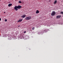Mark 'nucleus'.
I'll return each instance as SVG.
<instances>
[{
    "label": "nucleus",
    "mask_w": 63,
    "mask_h": 63,
    "mask_svg": "<svg viewBox=\"0 0 63 63\" xmlns=\"http://www.w3.org/2000/svg\"><path fill=\"white\" fill-rule=\"evenodd\" d=\"M21 8V6L20 5H18L17 6H15L14 7V9L16 10V11L18 10V9H20Z\"/></svg>",
    "instance_id": "obj_1"
},
{
    "label": "nucleus",
    "mask_w": 63,
    "mask_h": 63,
    "mask_svg": "<svg viewBox=\"0 0 63 63\" xmlns=\"http://www.w3.org/2000/svg\"><path fill=\"white\" fill-rule=\"evenodd\" d=\"M31 18V16H27L25 17V19L26 20H30Z\"/></svg>",
    "instance_id": "obj_2"
},
{
    "label": "nucleus",
    "mask_w": 63,
    "mask_h": 63,
    "mask_svg": "<svg viewBox=\"0 0 63 63\" xmlns=\"http://www.w3.org/2000/svg\"><path fill=\"white\" fill-rule=\"evenodd\" d=\"M55 12L54 11H53L52 12L51 15L52 16H54V15H55Z\"/></svg>",
    "instance_id": "obj_3"
},
{
    "label": "nucleus",
    "mask_w": 63,
    "mask_h": 63,
    "mask_svg": "<svg viewBox=\"0 0 63 63\" xmlns=\"http://www.w3.org/2000/svg\"><path fill=\"white\" fill-rule=\"evenodd\" d=\"M61 17V15H59L57 16V18H60V17Z\"/></svg>",
    "instance_id": "obj_4"
},
{
    "label": "nucleus",
    "mask_w": 63,
    "mask_h": 63,
    "mask_svg": "<svg viewBox=\"0 0 63 63\" xmlns=\"http://www.w3.org/2000/svg\"><path fill=\"white\" fill-rule=\"evenodd\" d=\"M25 16H26V15H22V17L23 18H24Z\"/></svg>",
    "instance_id": "obj_5"
},
{
    "label": "nucleus",
    "mask_w": 63,
    "mask_h": 63,
    "mask_svg": "<svg viewBox=\"0 0 63 63\" xmlns=\"http://www.w3.org/2000/svg\"><path fill=\"white\" fill-rule=\"evenodd\" d=\"M22 21V19H19V20L17 21V22H21Z\"/></svg>",
    "instance_id": "obj_6"
},
{
    "label": "nucleus",
    "mask_w": 63,
    "mask_h": 63,
    "mask_svg": "<svg viewBox=\"0 0 63 63\" xmlns=\"http://www.w3.org/2000/svg\"><path fill=\"white\" fill-rule=\"evenodd\" d=\"M12 5V4L10 3V4H8V6L9 7H11V6Z\"/></svg>",
    "instance_id": "obj_7"
},
{
    "label": "nucleus",
    "mask_w": 63,
    "mask_h": 63,
    "mask_svg": "<svg viewBox=\"0 0 63 63\" xmlns=\"http://www.w3.org/2000/svg\"><path fill=\"white\" fill-rule=\"evenodd\" d=\"M39 13V11L38 10H37L36 12V14H38V13Z\"/></svg>",
    "instance_id": "obj_8"
},
{
    "label": "nucleus",
    "mask_w": 63,
    "mask_h": 63,
    "mask_svg": "<svg viewBox=\"0 0 63 63\" xmlns=\"http://www.w3.org/2000/svg\"><path fill=\"white\" fill-rule=\"evenodd\" d=\"M19 3H21V1H19Z\"/></svg>",
    "instance_id": "obj_9"
},
{
    "label": "nucleus",
    "mask_w": 63,
    "mask_h": 63,
    "mask_svg": "<svg viewBox=\"0 0 63 63\" xmlns=\"http://www.w3.org/2000/svg\"><path fill=\"white\" fill-rule=\"evenodd\" d=\"M34 29H35V28L33 27V28H32V30H34Z\"/></svg>",
    "instance_id": "obj_10"
},
{
    "label": "nucleus",
    "mask_w": 63,
    "mask_h": 63,
    "mask_svg": "<svg viewBox=\"0 0 63 63\" xmlns=\"http://www.w3.org/2000/svg\"><path fill=\"white\" fill-rule=\"evenodd\" d=\"M5 21H7V19H5Z\"/></svg>",
    "instance_id": "obj_11"
},
{
    "label": "nucleus",
    "mask_w": 63,
    "mask_h": 63,
    "mask_svg": "<svg viewBox=\"0 0 63 63\" xmlns=\"http://www.w3.org/2000/svg\"><path fill=\"white\" fill-rule=\"evenodd\" d=\"M61 14H63V12H61Z\"/></svg>",
    "instance_id": "obj_12"
},
{
    "label": "nucleus",
    "mask_w": 63,
    "mask_h": 63,
    "mask_svg": "<svg viewBox=\"0 0 63 63\" xmlns=\"http://www.w3.org/2000/svg\"><path fill=\"white\" fill-rule=\"evenodd\" d=\"M57 3V1L55 0V3Z\"/></svg>",
    "instance_id": "obj_13"
},
{
    "label": "nucleus",
    "mask_w": 63,
    "mask_h": 63,
    "mask_svg": "<svg viewBox=\"0 0 63 63\" xmlns=\"http://www.w3.org/2000/svg\"><path fill=\"white\" fill-rule=\"evenodd\" d=\"M24 33H26V31H25L24 32Z\"/></svg>",
    "instance_id": "obj_14"
},
{
    "label": "nucleus",
    "mask_w": 63,
    "mask_h": 63,
    "mask_svg": "<svg viewBox=\"0 0 63 63\" xmlns=\"http://www.w3.org/2000/svg\"><path fill=\"white\" fill-rule=\"evenodd\" d=\"M54 4H55V1L54 2Z\"/></svg>",
    "instance_id": "obj_15"
},
{
    "label": "nucleus",
    "mask_w": 63,
    "mask_h": 63,
    "mask_svg": "<svg viewBox=\"0 0 63 63\" xmlns=\"http://www.w3.org/2000/svg\"><path fill=\"white\" fill-rule=\"evenodd\" d=\"M1 20V18H0V21Z\"/></svg>",
    "instance_id": "obj_16"
},
{
    "label": "nucleus",
    "mask_w": 63,
    "mask_h": 63,
    "mask_svg": "<svg viewBox=\"0 0 63 63\" xmlns=\"http://www.w3.org/2000/svg\"><path fill=\"white\" fill-rule=\"evenodd\" d=\"M19 26H18V27H19Z\"/></svg>",
    "instance_id": "obj_17"
},
{
    "label": "nucleus",
    "mask_w": 63,
    "mask_h": 63,
    "mask_svg": "<svg viewBox=\"0 0 63 63\" xmlns=\"http://www.w3.org/2000/svg\"><path fill=\"white\" fill-rule=\"evenodd\" d=\"M4 13H5V12H4Z\"/></svg>",
    "instance_id": "obj_18"
},
{
    "label": "nucleus",
    "mask_w": 63,
    "mask_h": 63,
    "mask_svg": "<svg viewBox=\"0 0 63 63\" xmlns=\"http://www.w3.org/2000/svg\"><path fill=\"white\" fill-rule=\"evenodd\" d=\"M1 1V0H0V1Z\"/></svg>",
    "instance_id": "obj_19"
}]
</instances>
